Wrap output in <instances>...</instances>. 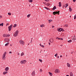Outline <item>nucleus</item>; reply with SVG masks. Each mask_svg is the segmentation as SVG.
<instances>
[{
  "label": "nucleus",
  "mask_w": 76,
  "mask_h": 76,
  "mask_svg": "<svg viewBox=\"0 0 76 76\" xmlns=\"http://www.w3.org/2000/svg\"><path fill=\"white\" fill-rule=\"evenodd\" d=\"M12 26H13L11 25V26L8 27L9 31H11V30L12 29Z\"/></svg>",
  "instance_id": "0eeeda50"
},
{
  "label": "nucleus",
  "mask_w": 76,
  "mask_h": 76,
  "mask_svg": "<svg viewBox=\"0 0 76 76\" xmlns=\"http://www.w3.org/2000/svg\"><path fill=\"white\" fill-rule=\"evenodd\" d=\"M73 52H71V54H73Z\"/></svg>",
  "instance_id": "864d4df0"
},
{
  "label": "nucleus",
  "mask_w": 76,
  "mask_h": 76,
  "mask_svg": "<svg viewBox=\"0 0 76 76\" xmlns=\"http://www.w3.org/2000/svg\"><path fill=\"white\" fill-rule=\"evenodd\" d=\"M76 37L74 36V37L72 39V42H75L76 39Z\"/></svg>",
  "instance_id": "9d476101"
},
{
  "label": "nucleus",
  "mask_w": 76,
  "mask_h": 76,
  "mask_svg": "<svg viewBox=\"0 0 76 76\" xmlns=\"http://www.w3.org/2000/svg\"><path fill=\"white\" fill-rule=\"evenodd\" d=\"M48 21H49V23H50V22H53V20H48Z\"/></svg>",
  "instance_id": "5701e85b"
},
{
  "label": "nucleus",
  "mask_w": 76,
  "mask_h": 76,
  "mask_svg": "<svg viewBox=\"0 0 76 76\" xmlns=\"http://www.w3.org/2000/svg\"><path fill=\"white\" fill-rule=\"evenodd\" d=\"M8 44H9V42L6 44L5 45V46H7V45H8Z\"/></svg>",
  "instance_id": "473e14b6"
},
{
  "label": "nucleus",
  "mask_w": 76,
  "mask_h": 76,
  "mask_svg": "<svg viewBox=\"0 0 76 76\" xmlns=\"http://www.w3.org/2000/svg\"><path fill=\"white\" fill-rule=\"evenodd\" d=\"M72 40H70L69 41H68V42H69V43H70V42H72Z\"/></svg>",
  "instance_id": "7c9ffc66"
},
{
  "label": "nucleus",
  "mask_w": 76,
  "mask_h": 76,
  "mask_svg": "<svg viewBox=\"0 0 76 76\" xmlns=\"http://www.w3.org/2000/svg\"><path fill=\"white\" fill-rule=\"evenodd\" d=\"M66 76H69V75H66Z\"/></svg>",
  "instance_id": "680f3d73"
},
{
  "label": "nucleus",
  "mask_w": 76,
  "mask_h": 76,
  "mask_svg": "<svg viewBox=\"0 0 76 76\" xmlns=\"http://www.w3.org/2000/svg\"><path fill=\"white\" fill-rule=\"evenodd\" d=\"M20 55V53H18V55Z\"/></svg>",
  "instance_id": "bf43d9fd"
},
{
  "label": "nucleus",
  "mask_w": 76,
  "mask_h": 76,
  "mask_svg": "<svg viewBox=\"0 0 76 76\" xmlns=\"http://www.w3.org/2000/svg\"><path fill=\"white\" fill-rule=\"evenodd\" d=\"M45 1H47V2H48V1H50V0H45Z\"/></svg>",
  "instance_id": "ea45409f"
},
{
  "label": "nucleus",
  "mask_w": 76,
  "mask_h": 76,
  "mask_svg": "<svg viewBox=\"0 0 76 76\" xmlns=\"http://www.w3.org/2000/svg\"><path fill=\"white\" fill-rule=\"evenodd\" d=\"M59 13H60V11H58V12L56 11V12H53V14L54 15H56V14H58V15H59Z\"/></svg>",
  "instance_id": "39448f33"
},
{
  "label": "nucleus",
  "mask_w": 76,
  "mask_h": 76,
  "mask_svg": "<svg viewBox=\"0 0 76 76\" xmlns=\"http://www.w3.org/2000/svg\"><path fill=\"white\" fill-rule=\"evenodd\" d=\"M39 72H42V69H40Z\"/></svg>",
  "instance_id": "58836bf2"
},
{
  "label": "nucleus",
  "mask_w": 76,
  "mask_h": 76,
  "mask_svg": "<svg viewBox=\"0 0 76 76\" xmlns=\"http://www.w3.org/2000/svg\"><path fill=\"white\" fill-rule=\"evenodd\" d=\"M7 35V36H8V37H9V36H10V35Z\"/></svg>",
  "instance_id": "6e6d98bb"
},
{
  "label": "nucleus",
  "mask_w": 76,
  "mask_h": 76,
  "mask_svg": "<svg viewBox=\"0 0 76 76\" xmlns=\"http://www.w3.org/2000/svg\"><path fill=\"white\" fill-rule=\"evenodd\" d=\"M24 53L23 52H22L21 54V56H24Z\"/></svg>",
  "instance_id": "a878e982"
},
{
  "label": "nucleus",
  "mask_w": 76,
  "mask_h": 76,
  "mask_svg": "<svg viewBox=\"0 0 76 76\" xmlns=\"http://www.w3.org/2000/svg\"><path fill=\"white\" fill-rule=\"evenodd\" d=\"M27 61L26 60H22L20 61V63L21 64H25L26 62Z\"/></svg>",
  "instance_id": "f03ea898"
},
{
  "label": "nucleus",
  "mask_w": 76,
  "mask_h": 76,
  "mask_svg": "<svg viewBox=\"0 0 76 76\" xmlns=\"http://www.w3.org/2000/svg\"><path fill=\"white\" fill-rule=\"evenodd\" d=\"M44 4H45V5H46L47 3H46V2H45L44 3Z\"/></svg>",
  "instance_id": "de8ad7c7"
},
{
  "label": "nucleus",
  "mask_w": 76,
  "mask_h": 76,
  "mask_svg": "<svg viewBox=\"0 0 76 76\" xmlns=\"http://www.w3.org/2000/svg\"><path fill=\"white\" fill-rule=\"evenodd\" d=\"M9 25V23H7V24H6V26H7V25Z\"/></svg>",
  "instance_id": "a18cd8bd"
},
{
  "label": "nucleus",
  "mask_w": 76,
  "mask_h": 76,
  "mask_svg": "<svg viewBox=\"0 0 76 76\" xmlns=\"http://www.w3.org/2000/svg\"><path fill=\"white\" fill-rule=\"evenodd\" d=\"M70 76H73V73L72 72H70Z\"/></svg>",
  "instance_id": "aec40b11"
},
{
  "label": "nucleus",
  "mask_w": 76,
  "mask_h": 76,
  "mask_svg": "<svg viewBox=\"0 0 76 76\" xmlns=\"http://www.w3.org/2000/svg\"><path fill=\"white\" fill-rule=\"evenodd\" d=\"M2 18V15H0V19Z\"/></svg>",
  "instance_id": "c03bdc74"
},
{
  "label": "nucleus",
  "mask_w": 76,
  "mask_h": 76,
  "mask_svg": "<svg viewBox=\"0 0 76 76\" xmlns=\"http://www.w3.org/2000/svg\"><path fill=\"white\" fill-rule=\"evenodd\" d=\"M67 66L68 67H70V64H69V63H67Z\"/></svg>",
  "instance_id": "2eb2a0df"
},
{
  "label": "nucleus",
  "mask_w": 76,
  "mask_h": 76,
  "mask_svg": "<svg viewBox=\"0 0 76 76\" xmlns=\"http://www.w3.org/2000/svg\"><path fill=\"white\" fill-rule=\"evenodd\" d=\"M30 16H31V14H28L27 16V17L28 18H29V17H30Z\"/></svg>",
  "instance_id": "c756f323"
},
{
  "label": "nucleus",
  "mask_w": 76,
  "mask_h": 76,
  "mask_svg": "<svg viewBox=\"0 0 76 76\" xmlns=\"http://www.w3.org/2000/svg\"><path fill=\"white\" fill-rule=\"evenodd\" d=\"M19 43L21 45H24V42L22 40H20L19 41Z\"/></svg>",
  "instance_id": "423d86ee"
},
{
  "label": "nucleus",
  "mask_w": 76,
  "mask_h": 76,
  "mask_svg": "<svg viewBox=\"0 0 76 76\" xmlns=\"http://www.w3.org/2000/svg\"><path fill=\"white\" fill-rule=\"evenodd\" d=\"M7 54V53L6 52H5L4 53L3 55H2V58L3 60H4L6 59V55Z\"/></svg>",
  "instance_id": "f257e3e1"
},
{
  "label": "nucleus",
  "mask_w": 76,
  "mask_h": 76,
  "mask_svg": "<svg viewBox=\"0 0 76 76\" xmlns=\"http://www.w3.org/2000/svg\"><path fill=\"white\" fill-rule=\"evenodd\" d=\"M57 58H59V56H58L57 57Z\"/></svg>",
  "instance_id": "3c124183"
},
{
  "label": "nucleus",
  "mask_w": 76,
  "mask_h": 76,
  "mask_svg": "<svg viewBox=\"0 0 76 76\" xmlns=\"http://www.w3.org/2000/svg\"><path fill=\"white\" fill-rule=\"evenodd\" d=\"M69 12H72V9L70 7H69Z\"/></svg>",
  "instance_id": "f3484780"
},
{
  "label": "nucleus",
  "mask_w": 76,
  "mask_h": 76,
  "mask_svg": "<svg viewBox=\"0 0 76 76\" xmlns=\"http://www.w3.org/2000/svg\"><path fill=\"white\" fill-rule=\"evenodd\" d=\"M10 46H12V45H10Z\"/></svg>",
  "instance_id": "774afa93"
},
{
  "label": "nucleus",
  "mask_w": 76,
  "mask_h": 76,
  "mask_svg": "<svg viewBox=\"0 0 76 76\" xmlns=\"http://www.w3.org/2000/svg\"><path fill=\"white\" fill-rule=\"evenodd\" d=\"M28 45H29V43L28 44Z\"/></svg>",
  "instance_id": "e2e57ef3"
},
{
  "label": "nucleus",
  "mask_w": 76,
  "mask_h": 76,
  "mask_svg": "<svg viewBox=\"0 0 76 76\" xmlns=\"http://www.w3.org/2000/svg\"><path fill=\"white\" fill-rule=\"evenodd\" d=\"M61 46H63V45H61Z\"/></svg>",
  "instance_id": "338daca9"
},
{
  "label": "nucleus",
  "mask_w": 76,
  "mask_h": 76,
  "mask_svg": "<svg viewBox=\"0 0 76 76\" xmlns=\"http://www.w3.org/2000/svg\"><path fill=\"white\" fill-rule=\"evenodd\" d=\"M61 28H58L57 31H59V32H60L61 31Z\"/></svg>",
  "instance_id": "6ab92c4d"
},
{
  "label": "nucleus",
  "mask_w": 76,
  "mask_h": 76,
  "mask_svg": "<svg viewBox=\"0 0 76 76\" xmlns=\"http://www.w3.org/2000/svg\"><path fill=\"white\" fill-rule=\"evenodd\" d=\"M55 73H60V70L58 69H56L55 71Z\"/></svg>",
  "instance_id": "6e6552de"
},
{
  "label": "nucleus",
  "mask_w": 76,
  "mask_h": 76,
  "mask_svg": "<svg viewBox=\"0 0 76 76\" xmlns=\"http://www.w3.org/2000/svg\"><path fill=\"white\" fill-rule=\"evenodd\" d=\"M57 39H59V38H58V37H57Z\"/></svg>",
  "instance_id": "5fc2aeb1"
},
{
  "label": "nucleus",
  "mask_w": 76,
  "mask_h": 76,
  "mask_svg": "<svg viewBox=\"0 0 76 76\" xmlns=\"http://www.w3.org/2000/svg\"><path fill=\"white\" fill-rule=\"evenodd\" d=\"M56 39H57V38H56Z\"/></svg>",
  "instance_id": "0e129e2a"
},
{
  "label": "nucleus",
  "mask_w": 76,
  "mask_h": 76,
  "mask_svg": "<svg viewBox=\"0 0 76 76\" xmlns=\"http://www.w3.org/2000/svg\"><path fill=\"white\" fill-rule=\"evenodd\" d=\"M52 39V38H51L49 40V42H51V43H53V42H54V39H53V41H51V39Z\"/></svg>",
  "instance_id": "f8f14e48"
},
{
  "label": "nucleus",
  "mask_w": 76,
  "mask_h": 76,
  "mask_svg": "<svg viewBox=\"0 0 76 76\" xmlns=\"http://www.w3.org/2000/svg\"><path fill=\"white\" fill-rule=\"evenodd\" d=\"M22 28H20V30H22Z\"/></svg>",
  "instance_id": "052dcab7"
},
{
  "label": "nucleus",
  "mask_w": 76,
  "mask_h": 76,
  "mask_svg": "<svg viewBox=\"0 0 76 76\" xmlns=\"http://www.w3.org/2000/svg\"><path fill=\"white\" fill-rule=\"evenodd\" d=\"M48 73H49V74L50 76H53V73H51V72H48Z\"/></svg>",
  "instance_id": "dca6fc26"
},
{
  "label": "nucleus",
  "mask_w": 76,
  "mask_h": 76,
  "mask_svg": "<svg viewBox=\"0 0 76 76\" xmlns=\"http://www.w3.org/2000/svg\"><path fill=\"white\" fill-rule=\"evenodd\" d=\"M39 61H40L41 62V63H42V60L41 59H39Z\"/></svg>",
  "instance_id": "72a5a7b5"
},
{
  "label": "nucleus",
  "mask_w": 76,
  "mask_h": 76,
  "mask_svg": "<svg viewBox=\"0 0 76 76\" xmlns=\"http://www.w3.org/2000/svg\"><path fill=\"white\" fill-rule=\"evenodd\" d=\"M69 6V4H68L66 3L65 5H63V8H64V7H66H66H67V6Z\"/></svg>",
  "instance_id": "1a4fd4ad"
},
{
  "label": "nucleus",
  "mask_w": 76,
  "mask_h": 76,
  "mask_svg": "<svg viewBox=\"0 0 76 76\" xmlns=\"http://www.w3.org/2000/svg\"><path fill=\"white\" fill-rule=\"evenodd\" d=\"M7 73V72H4L3 73L4 75H6V74Z\"/></svg>",
  "instance_id": "2f4dec72"
},
{
  "label": "nucleus",
  "mask_w": 76,
  "mask_h": 76,
  "mask_svg": "<svg viewBox=\"0 0 76 76\" xmlns=\"http://www.w3.org/2000/svg\"><path fill=\"white\" fill-rule=\"evenodd\" d=\"M61 40H63V38H61Z\"/></svg>",
  "instance_id": "8fccbe9b"
},
{
  "label": "nucleus",
  "mask_w": 76,
  "mask_h": 76,
  "mask_svg": "<svg viewBox=\"0 0 76 76\" xmlns=\"http://www.w3.org/2000/svg\"><path fill=\"white\" fill-rule=\"evenodd\" d=\"M9 67H7L5 68V70L6 72H7L9 70Z\"/></svg>",
  "instance_id": "ddd939ff"
},
{
  "label": "nucleus",
  "mask_w": 76,
  "mask_h": 76,
  "mask_svg": "<svg viewBox=\"0 0 76 76\" xmlns=\"http://www.w3.org/2000/svg\"><path fill=\"white\" fill-rule=\"evenodd\" d=\"M57 9V7H56V6H54L53 7V8L52 9V10H55V9Z\"/></svg>",
  "instance_id": "4468645a"
},
{
  "label": "nucleus",
  "mask_w": 76,
  "mask_h": 76,
  "mask_svg": "<svg viewBox=\"0 0 76 76\" xmlns=\"http://www.w3.org/2000/svg\"><path fill=\"white\" fill-rule=\"evenodd\" d=\"M9 53L10 54H11L12 53V52L11 51H10L9 52Z\"/></svg>",
  "instance_id": "09e8293b"
},
{
  "label": "nucleus",
  "mask_w": 76,
  "mask_h": 76,
  "mask_svg": "<svg viewBox=\"0 0 76 76\" xmlns=\"http://www.w3.org/2000/svg\"><path fill=\"white\" fill-rule=\"evenodd\" d=\"M61 31H62V32H63V31H64V29H63L62 28H61Z\"/></svg>",
  "instance_id": "c9c22d12"
},
{
  "label": "nucleus",
  "mask_w": 76,
  "mask_h": 76,
  "mask_svg": "<svg viewBox=\"0 0 76 76\" xmlns=\"http://www.w3.org/2000/svg\"><path fill=\"white\" fill-rule=\"evenodd\" d=\"M33 1L32 0H29V2H30V3H32Z\"/></svg>",
  "instance_id": "4c0bfd02"
},
{
  "label": "nucleus",
  "mask_w": 76,
  "mask_h": 76,
  "mask_svg": "<svg viewBox=\"0 0 76 76\" xmlns=\"http://www.w3.org/2000/svg\"><path fill=\"white\" fill-rule=\"evenodd\" d=\"M73 2H75L76 1V0H73Z\"/></svg>",
  "instance_id": "49530a36"
},
{
  "label": "nucleus",
  "mask_w": 76,
  "mask_h": 76,
  "mask_svg": "<svg viewBox=\"0 0 76 76\" xmlns=\"http://www.w3.org/2000/svg\"><path fill=\"white\" fill-rule=\"evenodd\" d=\"M3 37H8V36L6 35V34H4L3 35Z\"/></svg>",
  "instance_id": "4be33fe9"
},
{
  "label": "nucleus",
  "mask_w": 76,
  "mask_h": 76,
  "mask_svg": "<svg viewBox=\"0 0 76 76\" xmlns=\"http://www.w3.org/2000/svg\"><path fill=\"white\" fill-rule=\"evenodd\" d=\"M46 5L47 6H50V4L49 3H47L46 4Z\"/></svg>",
  "instance_id": "393cba45"
},
{
  "label": "nucleus",
  "mask_w": 76,
  "mask_h": 76,
  "mask_svg": "<svg viewBox=\"0 0 76 76\" xmlns=\"http://www.w3.org/2000/svg\"><path fill=\"white\" fill-rule=\"evenodd\" d=\"M64 26L65 27H66V28H67L68 27V24H65L64 25Z\"/></svg>",
  "instance_id": "a211bd4d"
},
{
  "label": "nucleus",
  "mask_w": 76,
  "mask_h": 76,
  "mask_svg": "<svg viewBox=\"0 0 76 76\" xmlns=\"http://www.w3.org/2000/svg\"><path fill=\"white\" fill-rule=\"evenodd\" d=\"M8 15H9V16L11 15V13H10V12H8Z\"/></svg>",
  "instance_id": "e433bc0d"
},
{
  "label": "nucleus",
  "mask_w": 76,
  "mask_h": 76,
  "mask_svg": "<svg viewBox=\"0 0 76 76\" xmlns=\"http://www.w3.org/2000/svg\"><path fill=\"white\" fill-rule=\"evenodd\" d=\"M59 7H61V2H59Z\"/></svg>",
  "instance_id": "412c9836"
},
{
  "label": "nucleus",
  "mask_w": 76,
  "mask_h": 76,
  "mask_svg": "<svg viewBox=\"0 0 76 76\" xmlns=\"http://www.w3.org/2000/svg\"><path fill=\"white\" fill-rule=\"evenodd\" d=\"M31 75L33 76H34L35 75V71H33L31 73Z\"/></svg>",
  "instance_id": "9b49d317"
},
{
  "label": "nucleus",
  "mask_w": 76,
  "mask_h": 76,
  "mask_svg": "<svg viewBox=\"0 0 76 76\" xmlns=\"http://www.w3.org/2000/svg\"><path fill=\"white\" fill-rule=\"evenodd\" d=\"M54 26H52V28H54Z\"/></svg>",
  "instance_id": "603ef678"
},
{
  "label": "nucleus",
  "mask_w": 76,
  "mask_h": 76,
  "mask_svg": "<svg viewBox=\"0 0 76 76\" xmlns=\"http://www.w3.org/2000/svg\"><path fill=\"white\" fill-rule=\"evenodd\" d=\"M59 39L61 40V38H59Z\"/></svg>",
  "instance_id": "69168bd1"
},
{
  "label": "nucleus",
  "mask_w": 76,
  "mask_h": 76,
  "mask_svg": "<svg viewBox=\"0 0 76 76\" xmlns=\"http://www.w3.org/2000/svg\"><path fill=\"white\" fill-rule=\"evenodd\" d=\"M60 57H62V56L61 55V56H60Z\"/></svg>",
  "instance_id": "13d9d810"
},
{
  "label": "nucleus",
  "mask_w": 76,
  "mask_h": 76,
  "mask_svg": "<svg viewBox=\"0 0 76 76\" xmlns=\"http://www.w3.org/2000/svg\"><path fill=\"white\" fill-rule=\"evenodd\" d=\"M4 41L5 42H9V41H10V39L8 38H5L4 39Z\"/></svg>",
  "instance_id": "20e7f679"
},
{
  "label": "nucleus",
  "mask_w": 76,
  "mask_h": 76,
  "mask_svg": "<svg viewBox=\"0 0 76 76\" xmlns=\"http://www.w3.org/2000/svg\"><path fill=\"white\" fill-rule=\"evenodd\" d=\"M0 26H3V23H2L1 24H0Z\"/></svg>",
  "instance_id": "f704fd0d"
},
{
  "label": "nucleus",
  "mask_w": 76,
  "mask_h": 76,
  "mask_svg": "<svg viewBox=\"0 0 76 76\" xmlns=\"http://www.w3.org/2000/svg\"><path fill=\"white\" fill-rule=\"evenodd\" d=\"M49 45H50V43L49 42Z\"/></svg>",
  "instance_id": "4d7b16f0"
},
{
  "label": "nucleus",
  "mask_w": 76,
  "mask_h": 76,
  "mask_svg": "<svg viewBox=\"0 0 76 76\" xmlns=\"http://www.w3.org/2000/svg\"><path fill=\"white\" fill-rule=\"evenodd\" d=\"M44 8H45V9H46L47 10H50V9L48 8H47V7H45Z\"/></svg>",
  "instance_id": "cd10ccee"
},
{
  "label": "nucleus",
  "mask_w": 76,
  "mask_h": 76,
  "mask_svg": "<svg viewBox=\"0 0 76 76\" xmlns=\"http://www.w3.org/2000/svg\"><path fill=\"white\" fill-rule=\"evenodd\" d=\"M76 18V15H75L74 16V19H75Z\"/></svg>",
  "instance_id": "a19ab883"
},
{
  "label": "nucleus",
  "mask_w": 76,
  "mask_h": 76,
  "mask_svg": "<svg viewBox=\"0 0 76 76\" xmlns=\"http://www.w3.org/2000/svg\"><path fill=\"white\" fill-rule=\"evenodd\" d=\"M40 26L41 28H43V27H44L45 26H44V24H42V25H40Z\"/></svg>",
  "instance_id": "b1692460"
},
{
  "label": "nucleus",
  "mask_w": 76,
  "mask_h": 76,
  "mask_svg": "<svg viewBox=\"0 0 76 76\" xmlns=\"http://www.w3.org/2000/svg\"><path fill=\"white\" fill-rule=\"evenodd\" d=\"M57 53H56V54L55 55V57H57Z\"/></svg>",
  "instance_id": "79ce46f5"
},
{
  "label": "nucleus",
  "mask_w": 76,
  "mask_h": 76,
  "mask_svg": "<svg viewBox=\"0 0 76 76\" xmlns=\"http://www.w3.org/2000/svg\"><path fill=\"white\" fill-rule=\"evenodd\" d=\"M30 42H31V44L32 42V38L31 39Z\"/></svg>",
  "instance_id": "37998d69"
},
{
  "label": "nucleus",
  "mask_w": 76,
  "mask_h": 76,
  "mask_svg": "<svg viewBox=\"0 0 76 76\" xmlns=\"http://www.w3.org/2000/svg\"><path fill=\"white\" fill-rule=\"evenodd\" d=\"M39 45H40V46H41V47H42L43 48H44V45H41V44H40Z\"/></svg>",
  "instance_id": "bb28decb"
},
{
  "label": "nucleus",
  "mask_w": 76,
  "mask_h": 76,
  "mask_svg": "<svg viewBox=\"0 0 76 76\" xmlns=\"http://www.w3.org/2000/svg\"><path fill=\"white\" fill-rule=\"evenodd\" d=\"M19 33V31L17 30L16 31L14 35V37H17L18 35V33Z\"/></svg>",
  "instance_id": "7ed1b4c3"
},
{
  "label": "nucleus",
  "mask_w": 76,
  "mask_h": 76,
  "mask_svg": "<svg viewBox=\"0 0 76 76\" xmlns=\"http://www.w3.org/2000/svg\"><path fill=\"white\" fill-rule=\"evenodd\" d=\"M16 26H17V24H15L13 26L14 28H15V27H16Z\"/></svg>",
  "instance_id": "c85d7f7f"
}]
</instances>
